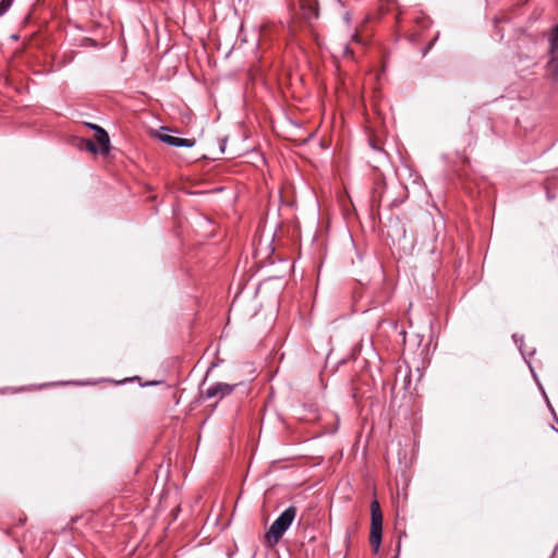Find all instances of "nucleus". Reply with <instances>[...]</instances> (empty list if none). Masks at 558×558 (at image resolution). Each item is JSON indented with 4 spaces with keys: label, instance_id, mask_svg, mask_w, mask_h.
Instances as JSON below:
<instances>
[{
    "label": "nucleus",
    "instance_id": "1",
    "mask_svg": "<svg viewBox=\"0 0 558 558\" xmlns=\"http://www.w3.org/2000/svg\"><path fill=\"white\" fill-rule=\"evenodd\" d=\"M298 513L295 506H289L270 525L266 532V538L269 544H277L293 523Z\"/></svg>",
    "mask_w": 558,
    "mask_h": 558
},
{
    "label": "nucleus",
    "instance_id": "2",
    "mask_svg": "<svg viewBox=\"0 0 558 558\" xmlns=\"http://www.w3.org/2000/svg\"><path fill=\"white\" fill-rule=\"evenodd\" d=\"M383 537V514L377 500L371 504V535L369 543L374 554L378 553Z\"/></svg>",
    "mask_w": 558,
    "mask_h": 558
},
{
    "label": "nucleus",
    "instance_id": "3",
    "mask_svg": "<svg viewBox=\"0 0 558 558\" xmlns=\"http://www.w3.org/2000/svg\"><path fill=\"white\" fill-rule=\"evenodd\" d=\"M549 60L546 63V74L553 81L558 82V23L548 33Z\"/></svg>",
    "mask_w": 558,
    "mask_h": 558
},
{
    "label": "nucleus",
    "instance_id": "4",
    "mask_svg": "<svg viewBox=\"0 0 558 558\" xmlns=\"http://www.w3.org/2000/svg\"><path fill=\"white\" fill-rule=\"evenodd\" d=\"M235 386L236 384L229 385L225 383H215L206 389L205 395L207 398H223L226 396H229L233 391Z\"/></svg>",
    "mask_w": 558,
    "mask_h": 558
},
{
    "label": "nucleus",
    "instance_id": "5",
    "mask_svg": "<svg viewBox=\"0 0 558 558\" xmlns=\"http://www.w3.org/2000/svg\"><path fill=\"white\" fill-rule=\"evenodd\" d=\"M159 140L162 143L174 147H193L195 145L194 138H181L169 134H160Z\"/></svg>",
    "mask_w": 558,
    "mask_h": 558
},
{
    "label": "nucleus",
    "instance_id": "6",
    "mask_svg": "<svg viewBox=\"0 0 558 558\" xmlns=\"http://www.w3.org/2000/svg\"><path fill=\"white\" fill-rule=\"evenodd\" d=\"M96 141L99 148V154L107 155L110 150V138L108 133L102 128L96 129Z\"/></svg>",
    "mask_w": 558,
    "mask_h": 558
},
{
    "label": "nucleus",
    "instance_id": "7",
    "mask_svg": "<svg viewBox=\"0 0 558 558\" xmlns=\"http://www.w3.org/2000/svg\"><path fill=\"white\" fill-rule=\"evenodd\" d=\"M372 151L376 155V161H383L386 159L387 155L384 149L377 145L374 140H369L368 142Z\"/></svg>",
    "mask_w": 558,
    "mask_h": 558
},
{
    "label": "nucleus",
    "instance_id": "8",
    "mask_svg": "<svg viewBox=\"0 0 558 558\" xmlns=\"http://www.w3.org/2000/svg\"><path fill=\"white\" fill-rule=\"evenodd\" d=\"M84 147L93 154H99V148L97 147L96 143L90 138L84 141Z\"/></svg>",
    "mask_w": 558,
    "mask_h": 558
},
{
    "label": "nucleus",
    "instance_id": "9",
    "mask_svg": "<svg viewBox=\"0 0 558 558\" xmlns=\"http://www.w3.org/2000/svg\"><path fill=\"white\" fill-rule=\"evenodd\" d=\"M13 2L14 0H0V16L9 11Z\"/></svg>",
    "mask_w": 558,
    "mask_h": 558
},
{
    "label": "nucleus",
    "instance_id": "10",
    "mask_svg": "<svg viewBox=\"0 0 558 558\" xmlns=\"http://www.w3.org/2000/svg\"><path fill=\"white\" fill-rule=\"evenodd\" d=\"M87 125H88L90 129H93L95 132H96V129H97V128H100L99 125H97V124H93V123H88Z\"/></svg>",
    "mask_w": 558,
    "mask_h": 558
},
{
    "label": "nucleus",
    "instance_id": "11",
    "mask_svg": "<svg viewBox=\"0 0 558 558\" xmlns=\"http://www.w3.org/2000/svg\"><path fill=\"white\" fill-rule=\"evenodd\" d=\"M352 38H353L354 41L360 43V38H359V36L356 34L353 35Z\"/></svg>",
    "mask_w": 558,
    "mask_h": 558
},
{
    "label": "nucleus",
    "instance_id": "12",
    "mask_svg": "<svg viewBox=\"0 0 558 558\" xmlns=\"http://www.w3.org/2000/svg\"><path fill=\"white\" fill-rule=\"evenodd\" d=\"M312 16L315 17V19L318 16V13H317L316 10H313Z\"/></svg>",
    "mask_w": 558,
    "mask_h": 558
},
{
    "label": "nucleus",
    "instance_id": "13",
    "mask_svg": "<svg viewBox=\"0 0 558 558\" xmlns=\"http://www.w3.org/2000/svg\"><path fill=\"white\" fill-rule=\"evenodd\" d=\"M345 53H351V51H350L348 46H345Z\"/></svg>",
    "mask_w": 558,
    "mask_h": 558
}]
</instances>
